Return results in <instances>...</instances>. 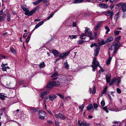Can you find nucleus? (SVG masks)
<instances>
[{"label": "nucleus", "instance_id": "1", "mask_svg": "<svg viewBox=\"0 0 126 126\" xmlns=\"http://www.w3.org/2000/svg\"><path fill=\"white\" fill-rule=\"evenodd\" d=\"M58 77L53 78L52 81H50L47 85V87L48 88H51L53 87H59L60 83L57 80Z\"/></svg>", "mask_w": 126, "mask_h": 126}, {"label": "nucleus", "instance_id": "2", "mask_svg": "<svg viewBox=\"0 0 126 126\" xmlns=\"http://www.w3.org/2000/svg\"><path fill=\"white\" fill-rule=\"evenodd\" d=\"M96 60V58H94L92 62L93 64L91 66L93 68V71H94L98 66L100 68L101 71L103 72L104 71L103 69L100 65L99 63Z\"/></svg>", "mask_w": 126, "mask_h": 126}, {"label": "nucleus", "instance_id": "3", "mask_svg": "<svg viewBox=\"0 0 126 126\" xmlns=\"http://www.w3.org/2000/svg\"><path fill=\"white\" fill-rule=\"evenodd\" d=\"M119 47V45L115 43H113L111 46L110 48H109V54L110 55V53L112 51V53L115 54Z\"/></svg>", "mask_w": 126, "mask_h": 126}, {"label": "nucleus", "instance_id": "4", "mask_svg": "<svg viewBox=\"0 0 126 126\" xmlns=\"http://www.w3.org/2000/svg\"><path fill=\"white\" fill-rule=\"evenodd\" d=\"M85 33H83L80 36V38L82 39H85V37H84L85 36H88L91 35V34H93L91 31L90 29L87 27L85 28Z\"/></svg>", "mask_w": 126, "mask_h": 126}, {"label": "nucleus", "instance_id": "5", "mask_svg": "<svg viewBox=\"0 0 126 126\" xmlns=\"http://www.w3.org/2000/svg\"><path fill=\"white\" fill-rule=\"evenodd\" d=\"M46 115V113L43 111H40L39 113L38 116L39 118L42 120L44 119Z\"/></svg>", "mask_w": 126, "mask_h": 126}, {"label": "nucleus", "instance_id": "6", "mask_svg": "<svg viewBox=\"0 0 126 126\" xmlns=\"http://www.w3.org/2000/svg\"><path fill=\"white\" fill-rule=\"evenodd\" d=\"M55 116L56 118L58 119H60L62 120H64L66 118V116H64L62 114L59 113L58 114H55Z\"/></svg>", "mask_w": 126, "mask_h": 126}, {"label": "nucleus", "instance_id": "7", "mask_svg": "<svg viewBox=\"0 0 126 126\" xmlns=\"http://www.w3.org/2000/svg\"><path fill=\"white\" fill-rule=\"evenodd\" d=\"M39 8V7L37 6L35 8H34L30 12L28 11L27 13H25L26 15H27L28 16H30L32 15L36 11L37 9Z\"/></svg>", "mask_w": 126, "mask_h": 126}, {"label": "nucleus", "instance_id": "8", "mask_svg": "<svg viewBox=\"0 0 126 126\" xmlns=\"http://www.w3.org/2000/svg\"><path fill=\"white\" fill-rule=\"evenodd\" d=\"M109 109L111 111L117 112L121 111L122 110H119L118 109L116 110L114 108V105L113 104H112L111 103L109 104Z\"/></svg>", "mask_w": 126, "mask_h": 126}, {"label": "nucleus", "instance_id": "9", "mask_svg": "<svg viewBox=\"0 0 126 126\" xmlns=\"http://www.w3.org/2000/svg\"><path fill=\"white\" fill-rule=\"evenodd\" d=\"M78 124L79 125L78 126H81L82 125L83 126H89L90 125L89 123H87L84 121H83L80 123V121L79 120L78 121Z\"/></svg>", "mask_w": 126, "mask_h": 126}, {"label": "nucleus", "instance_id": "10", "mask_svg": "<svg viewBox=\"0 0 126 126\" xmlns=\"http://www.w3.org/2000/svg\"><path fill=\"white\" fill-rule=\"evenodd\" d=\"M72 50H71L66 52H64L61 54L59 56V57L61 58H65L68 55L70 52Z\"/></svg>", "mask_w": 126, "mask_h": 126}, {"label": "nucleus", "instance_id": "11", "mask_svg": "<svg viewBox=\"0 0 126 126\" xmlns=\"http://www.w3.org/2000/svg\"><path fill=\"white\" fill-rule=\"evenodd\" d=\"M105 14L108 16H109L111 19H112V16L114 15V13L110 10H109L105 12Z\"/></svg>", "mask_w": 126, "mask_h": 126}, {"label": "nucleus", "instance_id": "12", "mask_svg": "<svg viewBox=\"0 0 126 126\" xmlns=\"http://www.w3.org/2000/svg\"><path fill=\"white\" fill-rule=\"evenodd\" d=\"M48 97L50 101H52L57 98V96L54 94H52L49 95Z\"/></svg>", "mask_w": 126, "mask_h": 126}, {"label": "nucleus", "instance_id": "13", "mask_svg": "<svg viewBox=\"0 0 126 126\" xmlns=\"http://www.w3.org/2000/svg\"><path fill=\"white\" fill-rule=\"evenodd\" d=\"M100 49V48L99 46H96V48L95 50L94 54V56H97L98 55Z\"/></svg>", "mask_w": 126, "mask_h": 126}, {"label": "nucleus", "instance_id": "14", "mask_svg": "<svg viewBox=\"0 0 126 126\" xmlns=\"http://www.w3.org/2000/svg\"><path fill=\"white\" fill-rule=\"evenodd\" d=\"M49 93L48 91H47L43 92L40 93V96L41 97L42 99H43L45 95Z\"/></svg>", "mask_w": 126, "mask_h": 126}, {"label": "nucleus", "instance_id": "15", "mask_svg": "<svg viewBox=\"0 0 126 126\" xmlns=\"http://www.w3.org/2000/svg\"><path fill=\"white\" fill-rule=\"evenodd\" d=\"M52 53L56 57H58L59 55V52L55 49H53L52 51Z\"/></svg>", "mask_w": 126, "mask_h": 126}, {"label": "nucleus", "instance_id": "16", "mask_svg": "<svg viewBox=\"0 0 126 126\" xmlns=\"http://www.w3.org/2000/svg\"><path fill=\"white\" fill-rule=\"evenodd\" d=\"M106 79L107 83L109 82L111 79V75L110 73H108L106 75Z\"/></svg>", "mask_w": 126, "mask_h": 126}, {"label": "nucleus", "instance_id": "17", "mask_svg": "<svg viewBox=\"0 0 126 126\" xmlns=\"http://www.w3.org/2000/svg\"><path fill=\"white\" fill-rule=\"evenodd\" d=\"M121 7L123 12H125L126 11V3H123Z\"/></svg>", "mask_w": 126, "mask_h": 126}, {"label": "nucleus", "instance_id": "18", "mask_svg": "<svg viewBox=\"0 0 126 126\" xmlns=\"http://www.w3.org/2000/svg\"><path fill=\"white\" fill-rule=\"evenodd\" d=\"M1 69L3 71H6V69H10L9 67L8 66H4L3 64V63L2 62V64L1 65Z\"/></svg>", "mask_w": 126, "mask_h": 126}, {"label": "nucleus", "instance_id": "19", "mask_svg": "<svg viewBox=\"0 0 126 126\" xmlns=\"http://www.w3.org/2000/svg\"><path fill=\"white\" fill-rule=\"evenodd\" d=\"M113 37L112 36H109L106 40V42H111L113 40Z\"/></svg>", "mask_w": 126, "mask_h": 126}, {"label": "nucleus", "instance_id": "20", "mask_svg": "<svg viewBox=\"0 0 126 126\" xmlns=\"http://www.w3.org/2000/svg\"><path fill=\"white\" fill-rule=\"evenodd\" d=\"M99 6L102 8H106L108 7V5L106 4H99Z\"/></svg>", "mask_w": 126, "mask_h": 126}, {"label": "nucleus", "instance_id": "21", "mask_svg": "<svg viewBox=\"0 0 126 126\" xmlns=\"http://www.w3.org/2000/svg\"><path fill=\"white\" fill-rule=\"evenodd\" d=\"M21 7L23 11L25 12V13H27L29 11V9L25 6L22 5L21 6Z\"/></svg>", "mask_w": 126, "mask_h": 126}, {"label": "nucleus", "instance_id": "22", "mask_svg": "<svg viewBox=\"0 0 126 126\" xmlns=\"http://www.w3.org/2000/svg\"><path fill=\"white\" fill-rule=\"evenodd\" d=\"M10 49V51L14 55H16V51L13 47H11Z\"/></svg>", "mask_w": 126, "mask_h": 126}, {"label": "nucleus", "instance_id": "23", "mask_svg": "<svg viewBox=\"0 0 126 126\" xmlns=\"http://www.w3.org/2000/svg\"><path fill=\"white\" fill-rule=\"evenodd\" d=\"M39 65V68H43L45 66V65L44 62H42Z\"/></svg>", "mask_w": 126, "mask_h": 126}, {"label": "nucleus", "instance_id": "24", "mask_svg": "<svg viewBox=\"0 0 126 126\" xmlns=\"http://www.w3.org/2000/svg\"><path fill=\"white\" fill-rule=\"evenodd\" d=\"M108 89L107 86H106L103 89L102 93V95H103L106 93Z\"/></svg>", "mask_w": 126, "mask_h": 126}, {"label": "nucleus", "instance_id": "25", "mask_svg": "<svg viewBox=\"0 0 126 126\" xmlns=\"http://www.w3.org/2000/svg\"><path fill=\"white\" fill-rule=\"evenodd\" d=\"M38 109V108H32L31 110V112L33 113H34L36 112Z\"/></svg>", "mask_w": 126, "mask_h": 126}, {"label": "nucleus", "instance_id": "26", "mask_svg": "<svg viewBox=\"0 0 126 126\" xmlns=\"http://www.w3.org/2000/svg\"><path fill=\"white\" fill-rule=\"evenodd\" d=\"M119 12L117 13L115 15L114 18L115 20L117 21L119 17Z\"/></svg>", "mask_w": 126, "mask_h": 126}, {"label": "nucleus", "instance_id": "27", "mask_svg": "<svg viewBox=\"0 0 126 126\" xmlns=\"http://www.w3.org/2000/svg\"><path fill=\"white\" fill-rule=\"evenodd\" d=\"M117 80V78H115L113 79L110 82L109 84L110 85H112Z\"/></svg>", "mask_w": 126, "mask_h": 126}, {"label": "nucleus", "instance_id": "28", "mask_svg": "<svg viewBox=\"0 0 126 126\" xmlns=\"http://www.w3.org/2000/svg\"><path fill=\"white\" fill-rule=\"evenodd\" d=\"M93 106L92 104H89L87 107V110H91L93 108Z\"/></svg>", "mask_w": 126, "mask_h": 126}, {"label": "nucleus", "instance_id": "29", "mask_svg": "<svg viewBox=\"0 0 126 126\" xmlns=\"http://www.w3.org/2000/svg\"><path fill=\"white\" fill-rule=\"evenodd\" d=\"M101 24L100 23L98 24L95 26V28H94V30L95 31H96L98 30L99 29L100 27L101 26Z\"/></svg>", "mask_w": 126, "mask_h": 126}, {"label": "nucleus", "instance_id": "30", "mask_svg": "<svg viewBox=\"0 0 126 126\" xmlns=\"http://www.w3.org/2000/svg\"><path fill=\"white\" fill-rule=\"evenodd\" d=\"M64 66L65 68L66 69H68L69 68V65L68 64V63L66 61V62L64 63Z\"/></svg>", "mask_w": 126, "mask_h": 126}, {"label": "nucleus", "instance_id": "31", "mask_svg": "<svg viewBox=\"0 0 126 126\" xmlns=\"http://www.w3.org/2000/svg\"><path fill=\"white\" fill-rule=\"evenodd\" d=\"M58 72H55L54 73L52 74L51 77L52 78H53L57 76H58Z\"/></svg>", "mask_w": 126, "mask_h": 126}, {"label": "nucleus", "instance_id": "32", "mask_svg": "<svg viewBox=\"0 0 126 126\" xmlns=\"http://www.w3.org/2000/svg\"><path fill=\"white\" fill-rule=\"evenodd\" d=\"M83 0H73V2L74 3H78L82 2Z\"/></svg>", "mask_w": 126, "mask_h": 126}, {"label": "nucleus", "instance_id": "33", "mask_svg": "<svg viewBox=\"0 0 126 126\" xmlns=\"http://www.w3.org/2000/svg\"><path fill=\"white\" fill-rule=\"evenodd\" d=\"M69 37L71 39H76L77 37V36L75 35H69Z\"/></svg>", "mask_w": 126, "mask_h": 126}, {"label": "nucleus", "instance_id": "34", "mask_svg": "<svg viewBox=\"0 0 126 126\" xmlns=\"http://www.w3.org/2000/svg\"><path fill=\"white\" fill-rule=\"evenodd\" d=\"M121 32L120 31H114V35L115 36L118 35L120 33H121Z\"/></svg>", "mask_w": 126, "mask_h": 126}, {"label": "nucleus", "instance_id": "35", "mask_svg": "<svg viewBox=\"0 0 126 126\" xmlns=\"http://www.w3.org/2000/svg\"><path fill=\"white\" fill-rule=\"evenodd\" d=\"M44 23V22L43 21H42L38 23L36 25V26L38 27V28L40 26L42 25Z\"/></svg>", "mask_w": 126, "mask_h": 126}, {"label": "nucleus", "instance_id": "36", "mask_svg": "<svg viewBox=\"0 0 126 126\" xmlns=\"http://www.w3.org/2000/svg\"><path fill=\"white\" fill-rule=\"evenodd\" d=\"M49 98L47 96L44 99V104H46V102H48L49 101L48 100Z\"/></svg>", "mask_w": 126, "mask_h": 126}, {"label": "nucleus", "instance_id": "37", "mask_svg": "<svg viewBox=\"0 0 126 126\" xmlns=\"http://www.w3.org/2000/svg\"><path fill=\"white\" fill-rule=\"evenodd\" d=\"M112 57H110L108 59L106 63L107 65H108L110 64L111 62V60L112 59Z\"/></svg>", "mask_w": 126, "mask_h": 126}, {"label": "nucleus", "instance_id": "38", "mask_svg": "<svg viewBox=\"0 0 126 126\" xmlns=\"http://www.w3.org/2000/svg\"><path fill=\"white\" fill-rule=\"evenodd\" d=\"M105 29L107 30V31L106 32V33L107 34L110 31V29L109 28L108 26H106L105 27Z\"/></svg>", "mask_w": 126, "mask_h": 126}, {"label": "nucleus", "instance_id": "39", "mask_svg": "<svg viewBox=\"0 0 126 126\" xmlns=\"http://www.w3.org/2000/svg\"><path fill=\"white\" fill-rule=\"evenodd\" d=\"M93 106L94 109H95V110H97V108L98 106L97 104L96 103H94L93 104Z\"/></svg>", "mask_w": 126, "mask_h": 126}, {"label": "nucleus", "instance_id": "40", "mask_svg": "<svg viewBox=\"0 0 126 126\" xmlns=\"http://www.w3.org/2000/svg\"><path fill=\"white\" fill-rule=\"evenodd\" d=\"M84 104H82L81 106L79 107V109H81V111L83 110V109L84 107Z\"/></svg>", "mask_w": 126, "mask_h": 126}, {"label": "nucleus", "instance_id": "41", "mask_svg": "<svg viewBox=\"0 0 126 126\" xmlns=\"http://www.w3.org/2000/svg\"><path fill=\"white\" fill-rule=\"evenodd\" d=\"M107 42H106V41H105L104 40H103L101 41L100 44L101 45H103L105 44Z\"/></svg>", "mask_w": 126, "mask_h": 126}, {"label": "nucleus", "instance_id": "42", "mask_svg": "<svg viewBox=\"0 0 126 126\" xmlns=\"http://www.w3.org/2000/svg\"><path fill=\"white\" fill-rule=\"evenodd\" d=\"M121 36H119L116 37L115 38V40L116 41L118 42L121 39Z\"/></svg>", "mask_w": 126, "mask_h": 126}, {"label": "nucleus", "instance_id": "43", "mask_svg": "<svg viewBox=\"0 0 126 126\" xmlns=\"http://www.w3.org/2000/svg\"><path fill=\"white\" fill-rule=\"evenodd\" d=\"M88 36H89L90 40H93L94 39V37L93 34H91V35H88Z\"/></svg>", "mask_w": 126, "mask_h": 126}, {"label": "nucleus", "instance_id": "44", "mask_svg": "<svg viewBox=\"0 0 126 126\" xmlns=\"http://www.w3.org/2000/svg\"><path fill=\"white\" fill-rule=\"evenodd\" d=\"M10 14H8L7 16V20L8 21H9L10 20Z\"/></svg>", "mask_w": 126, "mask_h": 126}, {"label": "nucleus", "instance_id": "45", "mask_svg": "<svg viewBox=\"0 0 126 126\" xmlns=\"http://www.w3.org/2000/svg\"><path fill=\"white\" fill-rule=\"evenodd\" d=\"M57 95L59 96L61 99H64V97L63 95L60 94H58Z\"/></svg>", "mask_w": 126, "mask_h": 126}, {"label": "nucleus", "instance_id": "46", "mask_svg": "<svg viewBox=\"0 0 126 126\" xmlns=\"http://www.w3.org/2000/svg\"><path fill=\"white\" fill-rule=\"evenodd\" d=\"M43 2L45 4H46V5H48L49 4V2L47 0H44Z\"/></svg>", "mask_w": 126, "mask_h": 126}, {"label": "nucleus", "instance_id": "47", "mask_svg": "<svg viewBox=\"0 0 126 126\" xmlns=\"http://www.w3.org/2000/svg\"><path fill=\"white\" fill-rule=\"evenodd\" d=\"M78 42L79 44H80L84 42V41L80 40H78Z\"/></svg>", "mask_w": 126, "mask_h": 126}, {"label": "nucleus", "instance_id": "48", "mask_svg": "<svg viewBox=\"0 0 126 126\" xmlns=\"http://www.w3.org/2000/svg\"><path fill=\"white\" fill-rule=\"evenodd\" d=\"M105 103L104 101L102 100L101 103V105L102 106H104L105 105Z\"/></svg>", "mask_w": 126, "mask_h": 126}, {"label": "nucleus", "instance_id": "49", "mask_svg": "<svg viewBox=\"0 0 126 126\" xmlns=\"http://www.w3.org/2000/svg\"><path fill=\"white\" fill-rule=\"evenodd\" d=\"M96 93V90L95 89V87L94 86L93 88V90L92 92V93L93 94H95Z\"/></svg>", "mask_w": 126, "mask_h": 126}, {"label": "nucleus", "instance_id": "50", "mask_svg": "<svg viewBox=\"0 0 126 126\" xmlns=\"http://www.w3.org/2000/svg\"><path fill=\"white\" fill-rule=\"evenodd\" d=\"M103 110H105L107 113H108L109 111L107 109V107L106 106L103 107Z\"/></svg>", "mask_w": 126, "mask_h": 126}, {"label": "nucleus", "instance_id": "51", "mask_svg": "<svg viewBox=\"0 0 126 126\" xmlns=\"http://www.w3.org/2000/svg\"><path fill=\"white\" fill-rule=\"evenodd\" d=\"M30 38V36H28L26 39V42L27 43H28L29 42Z\"/></svg>", "mask_w": 126, "mask_h": 126}, {"label": "nucleus", "instance_id": "52", "mask_svg": "<svg viewBox=\"0 0 126 126\" xmlns=\"http://www.w3.org/2000/svg\"><path fill=\"white\" fill-rule=\"evenodd\" d=\"M116 91L117 93L119 94H120L121 93V90L119 88H117V89Z\"/></svg>", "mask_w": 126, "mask_h": 126}, {"label": "nucleus", "instance_id": "53", "mask_svg": "<svg viewBox=\"0 0 126 126\" xmlns=\"http://www.w3.org/2000/svg\"><path fill=\"white\" fill-rule=\"evenodd\" d=\"M40 2H39V1L38 0L37 1H36L35 2H33V4H34V5H36L38 4Z\"/></svg>", "mask_w": 126, "mask_h": 126}, {"label": "nucleus", "instance_id": "54", "mask_svg": "<svg viewBox=\"0 0 126 126\" xmlns=\"http://www.w3.org/2000/svg\"><path fill=\"white\" fill-rule=\"evenodd\" d=\"M0 95L3 97H7L6 94L3 93H0Z\"/></svg>", "mask_w": 126, "mask_h": 126}, {"label": "nucleus", "instance_id": "55", "mask_svg": "<svg viewBox=\"0 0 126 126\" xmlns=\"http://www.w3.org/2000/svg\"><path fill=\"white\" fill-rule=\"evenodd\" d=\"M114 5L113 3H112L110 6V7L111 9H112L114 7Z\"/></svg>", "mask_w": 126, "mask_h": 126}, {"label": "nucleus", "instance_id": "56", "mask_svg": "<svg viewBox=\"0 0 126 126\" xmlns=\"http://www.w3.org/2000/svg\"><path fill=\"white\" fill-rule=\"evenodd\" d=\"M95 46V47L96 48V46H96V44L95 43H92L90 46V47H93L94 46Z\"/></svg>", "mask_w": 126, "mask_h": 126}, {"label": "nucleus", "instance_id": "57", "mask_svg": "<svg viewBox=\"0 0 126 126\" xmlns=\"http://www.w3.org/2000/svg\"><path fill=\"white\" fill-rule=\"evenodd\" d=\"M71 99V97L70 96H68L67 97H66L65 98V100H66L67 101H68L69 100H70Z\"/></svg>", "mask_w": 126, "mask_h": 126}, {"label": "nucleus", "instance_id": "58", "mask_svg": "<svg viewBox=\"0 0 126 126\" xmlns=\"http://www.w3.org/2000/svg\"><path fill=\"white\" fill-rule=\"evenodd\" d=\"M122 4H123V3H119L116 4V6L118 7H120L121 6L122 7Z\"/></svg>", "mask_w": 126, "mask_h": 126}, {"label": "nucleus", "instance_id": "59", "mask_svg": "<svg viewBox=\"0 0 126 126\" xmlns=\"http://www.w3.org/2000/svg\"><path fill=\"white\" fill-rule=\"evenodd\" d=\"M6 16V14H3V16H2V21H4V20L5 19V17Z\"/></svg>", "mask_w": 126, "mask_h": 126}, {"label": "nucleus", "instance_id": "60", "mask_svg": "<svg viewBox=\"0 0 126 126\" xmlns=\"http://www.w3.org/2000/svg\"><path fill=\"white\" fill-rule=\"evenodd\" d=\"M120 81L121 80L120 78H119L117 79V81L116 84L118 86H119V83H120Z\"/></svg>", "mask_w": 126, "mask_h": 126}, {"label": "nucleus", "instance_id": "61", "mask_svg": "<svg viewBox=\"0 0 126 126\" xmlns=\"http://www.w3.org/2000/svg\"><path fill=\"white\" fill-rule=\"evenodd\" d=\"M108 98L110 99V101H111L112 99L110 94H108Z\"/></svg>", "mask_w": 126, "mask_h": 126}, {"label": "nucleus", "instance_id": "62", "mask_svg": "<svg viewBox=\"0 0 126 126\" xmlns=\"http://www.w3.org/2000/svg\"><path fill=\"white\" fill-rule=\"evenodd\" d=\"M55 123L56 125L57 126H59V124L58 120L55 121Z\"/></svg>", "mask_w": 126, "mask_h": 126}, {"label": "nucleus", "instance_id": "63", "mask_svg": "<svg viewBox=\"0 0 126 126\" xmlns=\"http://www.w3.org/2000/svg\"><path fill=\"white\" fill-rule=\"evenodd\" d=\"M2 57V58L4 59H5L6 58V57L5 56L2 55V54L0 55V57Z\"/></svg>", "mask_w": 126, "mask_h": 126}, {"label": "nucleus", "instance_id": "64", "mask_svg": "<svg viewBox=\"0 0 126 126\" xmlns=\"http://www.w3.org/2000/svg\"><path fill=\"white\" fill-rule=\"evenodd\" d=\"M126 17V14L124 13L122 17L123 18H124Z\"/></svg>", "mask_w": 126, "mask_h": 126}]
</instances>
